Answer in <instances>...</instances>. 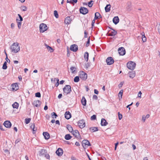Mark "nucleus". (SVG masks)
I'll use <instances>...</instances> for the list:
<instances>
[{
    "instance_id": "nucleus-63",
    "label": "nucleus",
    "mask_w": 160,
    "mask_h": 160,
    "mask_svg": "<svg viewBox=\"0 0 160 160\" xmlns=\"http://www.w3.org/2000/svg\"><path fill=\"white\" fill-rule=\"evenodd\" d=\"M6 61H7V62H8L9 63L10 62V60L8 58V56H7V57H6Z\"/></svg>"
},
{
    "instance_id": "nucleus-48",
    "label": "nucleus",
    "mask_w": 160,
    "mask_h": 160,
    "mask_svg": "<svg viewBox=\"0 0 160 160\" xmlns=\"http://www.w3.org/2000/svg\"><path fill=\"white\" fill-rule=\"evenodd\" d=\"M54 79H56V81H57V82L55 84V85L56 87H57L59 85V80L58 78H55Z\"/></svg>"
},
{
    "instance_id": "nucleus-35",
    "label": "nucleus",
    "mask_w": 160,
    "mask_h": 160,
    "mask_svg": "<svg viewBox=\"0 0 160 160\" xmlns=\"http://www.w3.org/2000/svg\"><path fill=\"white\" fill-rule=\"evenodd\" d=\"M76 69L77 68L76 67L72 66L70 68V70H71L72 72L73 73H74L76 72Z\"/></svg>"
},
{
    "instance_id": "nucleus-11",
    "label": "nucleus",
    "mask_w": 160,
    "mask_h": 160,
    "mask_svg": "<svg viewBox=\"0 0 160 160\" xmlns=\"http://www.w3.org/2000/svg\"><path fill=\"white\" fill-rule=\"evenodd\" d=\"M78 125L81 128H82L85 126V122L83 119L79 120L78 122Z\"/></svg>"
},
{
    "instance_id": "nucleus-33",
    "label": "nucleus",
    "mask_w": 160,
    "mask_h": 160,
    "mask_svg": "<svg viewBox=\"0 0 160 160\" xmlns=\"http://www.w3.org/2000/svg\"><path fill=\"white\" fill-rule=\"evenodd\" d=\"M92 132L98 131V128L97 127H91L90 128Z\"/></svg>"
},
{
    "instance_id": "nucleus-54",
    "label": "nucleus",
    "mask_w": 160,
    "mask_h": 160,
    "mask_svg": "<svg viewBox=\"0 0 160 160\" xmlns=\"http://www.w3.org/2000/svg\"><path fill=\"white\" fill-rule=\"evenodd\" d=\"M72 4L74 5V4L77 3L78 0H71Z\"/></svg>"
},
{
    "instance_id": "nucleus-23",
    "label": "nucleus",
    "mask_w": 160,
    "mask_h": 160,
    "mask_svg": "<svg viewBox=\"0 0 160 160\" xmlns=\"http://www.w3.org/2000/svg\"><path fill=\"white\" fill-rule=\"evenodd\" d=\"M43 135L44 136L45 139L46 140H48L50 138V135L47 132H43Z\"/></svg>"
},
{
    "instance_id": "nucleus-59",
    "label": "nucleus",
    "mask_w": 160,
    "mask_h": 160,
    "mask_svg": "<svg viewBox=\"0 0 160 160\" xmlns=\"http://www.w3.org/2000/svg\"><path fill=\"white\" fill-rule=\"evenodd\" d=\"M146 119V118H145V116L144 115H143L142 116V121H143V122H145Z\"/></svg>"
},
{
    "instance_id": "nucleus-26",
    "label": "nucleus",
    "mask_w": 160,
    "mask_h": 160,
    "mask_svg": "<svg viewBox=\"0 0 160 160\" xmlns=\"http://www.w3.org/2000/svg\"><path fill=\"white\" fill-rule=\"evenodd\" d=\"M81 102L83 106H85L86 105L87 101L84 96L82 97Z\"/></svg>"
},
{
    "instance_id": "nucleus-58",
    "label": "nucleus",
    "mask_w": 160,
    "mask_h": 160,
    "mask_svg": "<svg viewBox=\"0 0 160 160\" xmlns=\"http://www.w3.org/2000/svg\"><path fill=\"white\" fill-rule=\"evenodd\" d=\"M133 103V102H132L130 104L127 105V106H126V108H128L130 110L131 109L130 108V107L131 106Z\"/></svg>"
},
{
    "instance_id": "nucleus-51",
    "label": "nucleus",
    "mask_w": 160,
    "mask_h": 160,
    "mask_svg": "<svg viewBox=\"0 0 160 160\" xmlns=\"http://www.w3.org/2000/svg\"><path fill=\"white\" fill-rule=\"evenodd\" d=\"M18 16L19 17V21L22 22L23 21V18L21 16L20 14H18Z\"/></svg>"
},
{
    "instance_id": "nucleus-62",
    "label": "nucleus",
    "mask_w": 160,
    "mask_h": 160,
    "mask_svg": "<svg viewBox=\"0 0 160 160\" xmlns=\"http://www.w3.org/2000/svg\"><path fill=\"white\" fill-rule=\"evenodd\" d=\"M142 94V93L141 91H139L138 93V97L139 98H141V95Z\"/></svg>"
},
{
    "instance_id": "nucleus-16",
    "label": "nucleus",
    "mask_w": 160,
    "mask_h": 160,
    "mask_svg": "<svg viewBox=\"0 0 160 160\" xmlns=\"http://www.w3.org/2000/svg\"><path fill=\"white\" fill-rule=\"evenodd\" d=\"M63 153V150L61 148H59L56 151V153L58 156H61Z\"/></svg>"
},
{
    "instance_id": "nucleus-5",
    "label": "nucleus",
    "mask_w": 160,
    "mask_h": 160,
    "mask_svg": "<svg viewBox=\"0 0 160 160\" xmlns=\"http://www.w3.org/2000/svg\"><path fill=\"white\" fill-rule=\"evenodd\" d=\"M46 24L44 23H41L39 25V29L40 32L43 33L46 31L48 29Z\"/></svg>"
},
{
    "instance_id": "nucleus-18",
    "label": "nucleus",
    "mask_w": 160,
    "mask_h": 160,
    "mask_svg": "<svg viewBox=\"0 0 160 160\" xmlns=\"http://www.w3.org/2000/svg\"><path fill=\"white\" fill-rule=\"evenodd\" d=\"M65 118L68 120L70 119L72 117V115L70 112L68 111H66L65 113Z\"/></svg>"
},
{
    "instance_id": "nucleus-42",
    "label": "nucleus",
    "mask_w": 160,
    "mask_h": 160,
    "mask_svg": "<svg viewBox=\"0 0 160 160\" xmlns=\"http://www.w3.org/2000/svg\"><path fill=\"white\" fill-rule=\"evenodd\" d=\"M93 2V1L92 0H91L89 2H88V5L89 7L91 8L92 7L93 4V3H92Z\"/></svg>"
},
{
    "instance_id": "nucleus-64",
    "label": "nucleus",
    "mask_w": 160,
    "mask_h": 160,
    "mask_svg": "<svg viewBox=\"0 0 160 160\" xmlns=\"http://www.w3.org/2000/svg\"><path fill=\"white\" fill-rule=\"evenodd\" d=\"M62 93H60L58 95V98L59 99H60L62 97Z\"/></svg>"
},
{
    "instance_id": "nucleus-40",
    "label": "nucleus",
    "mask_w": 160,
    "mask_h": 160,
    "mask_svg": "<svg viewBox=\"0 0 160 160\" xmlns=\"http://www.w3.org/2000/svg\"><path fill=\"white\" fill-rule=\"evenodd\" d=\"M31 120V118H26L25 119V123L26 124L29 123Z\"/></svg>"
},
{
    "instance_id": "nucleus-55",
    "label": "nucleus",
    "mask_w": 160,
    "mask_h": 160,
    "mask_svg": "<svg viewBox=\"0 0 160 160\" xmlns=\"http://www.w3.org/2000/svg\"><path fill=\"white\" fill-rule=\"evenodd\" d=\"M84 38H87L88 37V33L86 31H85L84 32Z\"/></svg>"
},
{
    "instance_id": "nucleus-60",
    "label": "nucleus",
    "mask_w": 160,
    "mask_h": 160,
    "mask_svg": "<svg viewBox=\"0 0 160 160\" xmlns=\"http://www.w3.org/2000/svg\"><path fill=\"white\" fill-rule=\"evenodd\" d=\"M94 93H95L96 94H98L99 92L96 89H94Z\"/></svg>"
},
{
    "instance_id": "nucleus-44",
    "label": "nucleus",
    "mask_w": 160,
    "mask_h": 160,
    "mask_svg": "<svg viewBox=\"0 0 160 160\" xmlns=\"http://www.w3.org/2000/svg\"><path fill=\"white\" fill-rule=\"evenodd\" d=\"M99 14H100V13L98 12H96L95 13L94 18L95 19H98Z\"/></svg>"
},
{
    "instance_id": "nucleus-25",
    "label": "nucleus",
    "mask_w": 160,
    "mask_h": 160,
    "mask_svg": "<svg viewBox=\"0 0 160 160\" xmlns=\"http://www.w3.org/2000/svg\"><path fill=\"white\" fill-rule=\"evenodd\" d=\"M129 77L132 78H133L135 76L136 73L135 71H132L129 72Z\"/></svg>"
},
{
    "instance_id": "nucleus-61",
    "label": "nucleus",
    "mask_w": 160,
    "mask_h": 160,
    "mask_svg": "<svg viewBox=\"0 0 160 160\" xmlns=\"http://www.w3.org/2000/svg\"><path fill=\"white\" fill-rule=\"evenodd\" d=\"M21 141V139L20 138L17 139L15 142V143L16 144H17L18 143V142H19Z\"/></svg>"
},
{
    "instance_id": "nucleus-9",
    "label": "nucleus",
    "mask_w": 160,
    "mask_h": 160,
    "mask_svg": "<svg viewBox=\"0 0 160 160\" xmlns=\"http://www.w3.org/2000/svg\"><path fill=\"white\" fill-rule=\"evenodd\" d=\"M73 19L72 16H68L64 20V23L66 24H69L71 23Z\"/></svg>"
},
{
    "instance_id": "nucleus-46",
    "label": "nucleus",
    "mask_w": 160,
    "mask_h": 160,
    "mask_svg": "<svg viewBox=\"0 0 160 160\" xmlns=\"http://www.w3.org/2000/svg\"><path fill=\"white\" fill-rule=\"evenodd\" d=\"M97 118V116L96 115H93L91 117V120H96Z\"/></svg>"
},
{
    "instance_id": "nucleus-7",
    "label": "nucleus",
    "mask_w": 160,
    "mask_h": 160,
    "mask_svg": "<svg viewBox=\"0 0 160 160\" xmlns=\"http://www.w3.org/2000/svg\"><path fill=\"white\" fill-rule=\"evenodd\" d=\"M79 76L81 79L83 80H86L87 78V74L83 71H82L79 74Z\"/></svg>"
},
{
    "instance_id": "nucleus-15",
    "label": "nucleus",
    "mask_w": 160,
    "mask_h": 160,
    "mask_svg": "<svg viewBox=\"0 0 160 160\" xmlns=\"http://www.w3.org/2000/svg\"><path fill=\"white\" fill-rule=\"evenodd\" d=\"M41 104V102L39 100L34 101L32 102V104L37 107H39Z\"/></svg>"
},
{
    "instance_id": "nucleus-31",
    "label": "nucleus",
    "mask_w": 160,
    "mask_h": 160,
    "mask_svg": "<svg viewBox=\"0 0 160 160\" xmlns=\"http://www.w3.org/2000/svg\"><path fill=\"white\" fill-rule=\"evenodd\" d=\"M72 138V136L69 134H66L65 137V139L66 140H69Z\"/></svg>"
},
{
    "instance_id": "nucleus-41",
    "label": "nucleus",
    "mask_w": 160,
    "mask_h": 160,
    "mask_svg": "<svg viewBox=\"0 0 160 160\" xmlns=\"http://www.w3.org/2000/svg\"><path fill=\"white\" fill-rule=\"evenodd\" d=\"M143 35H142V40L143 42H145L146 41L147 38L144 35V33L143 32Z\"/></svg>"
},
{
    "instance_id": "nucleus-43",
    "label": "nucleus",
    "mask_w": 160,
    "mask_h": 160,
    "mask_svg": "<svg viewBox=\"0 0 160 160\" xmlns=\"http://www.w3.org/2000/svg\"><path fill=\"white\" fill-rule=\"evenodd\" d=\"M54 16L56 18H58V12L56 10L54 11Z\"/></svg>"
},
{
    "instance_id": "nucleus-19",
    "label": "nucleus",
    "mask_w": 160,
    "mask_h": 160,
    "mask_svg": "<svg viewBox=\"0 0 160 160\" xmlns=\"http://www.w3.org/2000/svg\"><path fill=\"white\" fill-rule=\"evenodd\" d=\"M72 134L75 137V138H78V136H80V134L78 130H76L74 131L73 130L71 132Z\"/></svg>"
},
{
    "instance_id": "nucleus-49",
    "label": "nucleus",
    "mask_w": 160,
    "mask_h": 160,
    "mask_svg": "<svg viewBox=\"0 0 160 160\" xmlns=\"http://www.w3.org/2000/svg\"><path fill=\"white\" fill-rule=\"evenodd\" d=\"M118 119L121 120L122 118V114L120 113V112H118Z\"/></svg>"
},
{
    "instance_id": "nucleus-20",
    "label": "nucleus",
    "mask_w": 160,
    "mask_h": 160,
    "mask_svg": "<svg viewBox=\"0 0 160 160\" xmlns=\"http://www.w3.org/2000/svg\"><path fill=\"white\" fill-rule=\"evenodd\" d=\"M113 23L115 25L117 24L119 21V19L118 16H115L112 19Z\"/></svg>"
},
{
    "instance_id": "nucleus-38",
    "label": "nucleus",
    "mask_w": 160,
    "mask_h": 160,
    "mask_svg": "<svg viewBox=\"0 0 160 160\" xmlns=\"http://www.w3.org/2000/svg\"><path fill=\"white\" fill-rule=\"evenodd\" d=\"M7 68V62L6 61H5L4 63L3 64L2 67V68L3 69L5 70Z\"/></svg>"
},
{
    "instance_id": "nucleus-28",
    "label": "nucleus",
    "mask_w": 160,
    "mask_h": 160,
    "mask_svg": "<svg viewBox=\"0 0 160 160\" xmlns=\"http://www.w3.org/2000/svg\"><path fill=\"white\" fill-rule=\"evenodd\" d=\"M44 44L47 49L50 52H52L53 51L54 49L51 47L49 46L46 43H45Z\"/></svg>"
},
{
    "instance_id": "nucleus-22",
    "label": "nucleus",
    "mask_w": 160,
    "mask_h": 160,
    "mask_svg": "<svg viewBox=\"0 0 160 160\" xmlns=\"http://www.w3.org/2000/svg\"><path fill=\"white\" fill-rule=\"evenodd\" d=\"M108 122L104 118H102L101 120V124L102 126H106Z\"/></svg>"
},
{
    "instance_id": "nucleus-14",
    "label": "nucleus",
    "mask_w": 160,
    "mask_h": 160,
    "mask_svg": "<svg viewBox=\"0 0 160 160\" xmlns=\"http://www.w3.org/2000/svg\"><path fill=\"white\" fill-rule=\"evenodd\" d=\"M3 125L5 127L8 128H10L12 126V123L9 121L8 120L5 121Z\"/></svg>"
},
{
    "instance_id": "nucleus-56",
    "label": "nucleus",
    "mask_w": 160,
    "mask_h": 160,
    "mask_svg": "<svg viewBox=\"0 0 160 160\" xmlns=\"http://www.w3.org/2000/svg\"><path fill=\"white\" fill-rule=\"evenodd\" d=\"M93 99L97 100L98 99V97L97 95H94L92 97Z\"/></svg>"
},
{
    "instance_id": "nucleus-3",
    "label": "nucleus",
    "mask_w": 160,
    "mask_h": 160,
    "mask_svg": "<svg viewBox=\"0 0 160 160\" xmlns=\"http://www.w3.org/2000/svg\"><path fill=\"white\" fill-rule=\"evenodd\" d=\"M63 91L66 95L70 93L72 91L71 87L69 85H66L63 88Z\"/></svg>"
},
{
    "instance_id": "nucleus-12",
    "label": "nucleus",
    "mask_w": 160,
    "mask_h": 160,
    "mask_svg": "<svg viewBox=\"0 0 160 160\" xmlns=\"http://www.w3.org/2000/svg\"><path fill=\"white\" fill-rule=\"evenodd\" d=\"M118 53L120 55L123 56L126 53L125 48L122 47L119 48L118 49Z\"/></svg>"
},
{
    "instance_id": "nucleus-47",
    "label": "nucleus",
    "mask_w": 160,
    "mask_h": 160,
    "mask_svg": "<svg viewBox=\"0 0 160 160\" xmlns=\"http://www.w3.org/2000/svg\"><path fill=\"white\" fill-rule=\"evenodd\" d=\"M35 96L36 97L40 98L41 97L40 93L39 92L36 93L35 94Z\"/></svg>"
},
{
    "instance_id": "nucleus-53",
    "label": "nucleus",
    "mask_w": 160,
    "mask_h": 160,
    "mask_svg": "<svg viewBox=\"0 0 160 160\" xmlns=\"http://www.w3.org/2000/svg\"><path fill=\"white\" fill-rule=\"evenodd\" d=\"M127 9L128 11L131 10V5H128L127 7Z\"/></svg>"
},
{
    "instance_id": "nucleus-57",
    "label": "nucleus",
    "mask_w": 160,
    "mask_h": 160,
    "mask_svg": "<svg viewBox=\"0 0 160 160\" xmlns=\"http://www.w3.org/2000/svg\"><path fill=\"white\" fill-rule=\"evenodd\" d=\"M85 67L87 69L90 66V63H87L85 65Z\"/></svg>"
},
{
    "instance_id": "nucleus-34",
    "label": "nucleus",
    "mask_w": 160,
    "mask_h": 160,
    "mask_svg": "<svg viewBox=\"0 0 160 160\" xmlns=\"http://www.w3.org/2000/svg\"><path fill=\"white\" fill-rule=\"evenodd\" d=\"M123 92V90L122 89L118 93V96L119 98V99H122V94Z\"/></svg>"
},
{
    "instance_id": "nucleus-10",
    "label": "nucleus",
    "mask_w": 160,
    "mask_h": 160,
    "mask_svg": "<svg viewBox=\"0 0 160 160\" xmlns=\"http://www.w3.org/2000/svg\"><path fill=\"white\" fill-rule=\"evenodd\" d=\"M106 62L108 65H111L113 63L114 61L112 57H109L107 58Z\"/></svg>"
},
{
    "instance_id": "nucleus-45",
    "label": "nucleus",
    "mask_w": 160,
    "mask_h": 160,
    "mask_svg": "<svg viewBox=\"0 0 160 160\" xmlns=\"http://www.w3.org/2000/svg\"><path fill=\"white\" fill-rule=\"evenodd\" d=\"M90 37H89L88 38V40L87 42L86 43V47H88L90 44Z\"/></svg>"
},
{
    "instance_id": "nucleus-13",
    "label": "nucleus",
    "mask_w": 160,
    "mask_h": 160,
    "mask_svg": "<svg viewBox=\"0 0 160 160\" xmlns=\"http://www.w3.org/2000/svg\"><path fill=\"white\" fill-rule=\"evenodd\" d=\"M70 49L71 51L73 52H76L78 50V47L77 45L73 44L70 46Z\"/></svg>"
},
{
    "instance_id": "nucleus-6",
    "label": "nucleus",
    "mask_w": 160,
    "mask_h": 160,
    "mask_svg": "<svg viewBox=\"0 0 160 160\" xmlns=\"http://www.w3.org/2000/svg\"><path fill=\"white\" fill-rule=\"evenodd\" d=\"M79 12L85 15L88 12V9L84 7H81L79 9Z\"/></svg>"
},
{
    "instance_id": "nucleus-52",
    "label": "nucleus",
    "mask_w": 160,
    "mask_h": 160,
    "mask_svg": "<svg viewBox=\"0 0 160 160\" xmlns=\"http://www.w3.org/2000/svg\"><path fill=\"white\" fill-rule=\"evenodd\" d=\"M124 83V82H122L118 85V86L119 88H120L122 87Z\"/></svg>"
},
{
    "instance_id": "nucleus-21",
    "label": "nucleus",
    "mask_w": 160,
    "mask_h": 160,
    "mask_svg": "<svg viewBox=\"0 0 160 160\" xmlns=\"http://www.w3.org/2000/svg\"><path fill=\"white\" fill-rule=\"evenodd\" d=\"M117 33V31L114 29L112 31H111L109 33H108L107 34H108V36H115Z\"/></svg>"
},
{
    "instance_id": "nucleus-1",
    "label": "nucleus",
    "mask_w": 160,
    "mask_h": 160,
    "mask_svg": "<svg viewBox=\"0 0 160 160\" xmlns=\"http://www.w3.org/2000/svg\"><path fill=\"white\" fill-rule=\"evenodd\" d=\"M10 49L12 52L17 53L20 50V47L18 43H14L11 46Z\"/></svg>"
},
{
    "instance_id": "nucleus-29",
    "label": "nucleus",
    "mask_w": 160,
    "mask_h": 160,
    "mask_svg": "<svg viewBox=\"0 0 160 160\" xmlns=\"http://www.w3.org/2000/svg\"><path fill=\"white\" fill-rule=\"evenodd\" d=\"M88 57H89V53H88L86 52H85L84 53V59L87 61L88 62Z\"/></svg>"
},
{
    "instance_id": "nucleus-17",
    "label": "nucleus",
    "mask_w": 160,
    "mask_h": 160,
    "mask_svg": "<svg viewBox=\"0 0 160 160\" xmlns=\"http://www.w3.org/2000/svg\"><path fill=\"white\" fill-rule=\"evenodd\" d=\"M12 91H16L19 89V87L17 83H13L11 85Z\"/></svg>"
},
{
    "instance_id": "nucleus-27",
    "label": "nucleus",
    "mask_w": 160,
    "mask_h": 160,
    "mask_svg": "<svg viewBox=\"0 0 160 160\" xmlns=\"http://www.w3.org/2000/svg\"><path fill=\"white\" fill-rule=\"evenodd\" d=\"M111 5L110 4H107L105 8L106 12H108L110 10Z\"/></svg>"
},
{
    "instance_id": "nucleus-24",
    "label": "nucleus",
    "mask_w": 160,
    "mask_h": 160,
    "mask_svg": "<svg viewBox=\"0 0 160 160\" xmlns=\"http://www.w3.org/2000/svg\"><path fill=\"white\" fill-rule=\"evenodd\" d=\"M30 127L32 129L33 131V133H35L36 132L37 130V128L35 127V124L34 123H32V125Z\"/></svg>"
},
{
    "instance_id": "nucleus-39",
    "label": "nucleus",
    "mask_w": 160,
    "mask_h": 160,
    "mask_svg": "<svg viewBox=\"0 0 160 160\" xmlns=\"http://www.w3.org/2000/svg\"><path fill=\"white\" fill-rule=\"evenodd\" d=\"M79 76H76L74 79V81L75 82H78L79 81Z\"/></svg>"
},
{
    "instance_id": "nucleus-37",
    "label": "nucleus",
    "mask_w": 160,
    "mask_h": 160,
    "mask_svg": "<svg viewBox=\"0 0 160 160\" xmlns=\"http://www.w3.org/2000/svg\"><path fill=\"white\" fill-rule=\"evenodd\" d=\"M51 117L52 118H56L58 117L57 113L55 112H52L51 113Z\"/></svg>"
},
{
    "instance_id": "nucleus-36",
    "label": "nucleus",
    "mask_w": 160,
    "mask_h": 160,
    "mask_svg": "<svg viewBox=\"0 0 160 160\" xmlns=\"http://www.w3.org/2000/svg\"><path fill=\"white\" fill-rule=\"evenodd\" d=\"M12 106L13 108L17 109L19 106V104L17 102H15L12 104Z\"/></svg>"
},
{
    "instance_id": "nucleus-30",
    "label": "nucleus",
    "mask_w": 160,
    "mask_h": 160,
    "mask_svg": "<svg viewBox=\"0 0 160 160\" xmlns=\"http://www.w3.org/2000/svg\"><path fill=\"white\" fill-rule=\"evenodd\" d=\"M66 127L69 131L71 132L73 130L72 127L69 124L67 125Z\"/></svg>"
},
{
    "instance_id": "nucleus-2",
    "label": "nucleus",
    "mask_w": 160,
    "mask_h": 160,
    "mask_svg": "<svg viewBox=\"0 0 160 160\" xmlns=\"http://www.w3.org/2000/svg\"><path fill=\"white\" fill-rule=\"evenodd\" d=\"M38 155L39 156L44 157L47 159H50V156L47 153V150L45 149H41L39 152Z\"/></svg>"
},
{
    "instance_id": "nucleus-8",
    "label": "nucleus",
    "mask_w": 160,
    "mask_h": 160,
    "mask_svg": "<svg viewBox=\"0 0 160 160\" xmlns=\"http://www.w3.org/2000/svg\"><path fill=\"white\" fill-rule=\"evenodd\" d=\"M82 145L83 148L85 149L87 145L88 146H91V144L88 140L84 139L82 142Z\"/></svg>"
},
{
    "instance_id": "nucleus-32",
    "label": "nucleus",
    "mask_w": 160,
    "mask_h": 160,
    "mask_svg": "<svg viewBox=\"0 0 160 160\" xmlns=\"http://www.w3.org/2000/svg\"><path fill=\"white\" fill-rule=\"evenodd\" d=\"M16 20L17 23H18V28L20 29L21 28L22 22L19 21V18H17Z\"/></svg>"
},
{
    "instance_id": "nucleus-50",
    "label": "nucleus",
    "mask_w": 160,
    "mask_h": 160,
    "mask_svg": "<svg viewBox=\"0 0 160 160\" xmlns=\"http://www.w3.org/2000/svg\"><path fill=\"white\" fill-rule=\"evenodd\" d=\"M21 9L23 11H26L27 10V7L24 6H22L21 7Z\"/></svg>"
},
{
    "instance_id": "nucleus-4",
    "label": "nucleus",
    "mask_w": 160,
    "mask_h": 160,
    "mask_svg": "<svg viewBox=\"0 0 160 160\" xmlns=\"http://www.w3.org/2000/svg\"><path fill=\"white\" fill-rule=\"evenodd\" d=\"M136 66V63L132 61H130L127 64V66L128 68L131 70H134Z\"/></svg>"
}]
</instances>
